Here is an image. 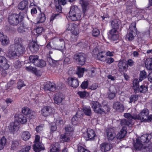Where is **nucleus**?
Masks as SVG:
<instances>
[{
  "label": "nucleus",
  "mask_w": 152,
  "mask_h": 152,
  "mask_svg": "<svg viewBox=\"0 0 152 152\" xmlns=\"http://www.w3.org/2000/svg\"><path fill=\"white\" fill-rule=\"evenodd\" d=\"M33 148L35 152H40L42 150L45 149L44 145L42 142L34 143L33 145Z\"/></svg>",
  "instance_id": "obj_28"
},
{
  "label": "nucleus",
  "mask_w": 152,
  "mask_h": 152,
  "mask_svg": "<svg viewBox=\"0 0 152 152\" xmlns=\"http://www.w3.org/2000/svg\"><path fill=\"white\" fill-rule=\"evenodd\" d=\"M7 139L4 136L1 138L0 139V150L2 149L4 146L6 145Z\"/></svg>",
  "instance_id": "obj_50"
},
{
  "label": "nucleus",
  "mask_w": 152,
  "mask_h": 152,
  "mask_svg": "<svg viewBox=\"0 0 152 152\" xmlns=\"http://www.w3.org/2000/svg\"><path fill=\"white\" fill-rule=\"evenodd\" d=\"M80 119V118H78V117L74 115L72 119V124L74 125H77L78 123V121Z\"/></svg>",
  "instance_id": "obj_60"
},
{
  "label": "nucleus",
  "mask_w": 152,
  "mask_h": 152,
  "mask_svg": "<svg viewBox=\"0 0 152 152\" xmlns=\"http://www.w3.org/2000/svg\"><path fill=\"white\" fill-rule=\"evenodd\" d=\"M19 125L18 122L16 121L11 123L8 126L9 132L14 133L16 131L18 130Z\"/></svg>",
  "instance_id": "obj_23"
},
{
  "label": "nucleus",
  "mask_w": 152,
  "mask_h": 152,
  "mask_svg": "<svg viewBox=\"0 0 152 152\" xmlns=\"http://www.w3.org/2000/svg\"><path fill=\"white\" fill-rule=\"evenodd\" d=\"M28 47L32 53H37L39 48V46L37 41L31 42L28 44Z\"/></svg>",
  "instance_id": "obj_12"
},
{
  "label": "nucleus",
  "mask_w": 152,
  "mask_h": 152,
  "mask_svg": "<svg viewBox=\"0 0 152 152\" xmlns=\"http://www.w3.org/2000/svg\"><path fill=\"white\" fill-rule=\"evenodd\" d=\"M0 42L3 46L7 45L10 42L9 38L2 32H0Z\"/></svg>",
  "instance_id": "obj_22"
},
{
  "label": "nucleus",
  "mask_w": 152,
  "mask_h": 152,
  "mask_svg": "<svg viewBox=\"0 0 152 152\" xmlns=\"http://www.w3.org/2000/svg\"><path fill=\"white\" fill-rule=\"evenodd\" d=\"M50 148V152H59L60 145L58 142H56L51 145Z\"/></svg>",
  "instance_id": "obj_32"
},
{
  "label": "nucleus",
  "mask_w": 152,
  "mask_h": 152,
  "mask_svg": "<svg viewBox=\"0 0 152 152\" xmlns=\"http://www.w3.org/2000/svg\"><path fill=\"white\" fill-rule=\"evenodd\" d=\"M86 133L88 140H94L96 137L97 138V136L95 134L94 131L91 129H87Z\"/></svg>",
  "instance_id": "obj_25"
},
{
  "label": "nucleus",
  "mask_w": 152,
  "mask_h": 152,
  "mask_svg": "<svg viewBox=\"0 0 152 152\" xmlns=\"http://www.w3.org/2000/svg\"><path fill=\"white\" fill-rule=\"evenodd\" d=\"M23 18L24 17L20 15V13H12L8 16L9 23L12 26H16L20 23L21 24Z\"/></svg>",
  "instance_id": "obj_1"
},
{
  "label": "nucleus",
  "mask_w": 152,
  "mask_h": 152,
  "mask_svg": "<svg viewBox=\"0 0 152 152\" xmlns=\"http://www.w3.org/2000/svg\"><path fill=\"white\" fill-rule=\"evenodd\" d=\"M15 117L19 123H20L22 124H25L27 122L26 117L21 114H16Z\"/></svg>",
  "instance_id": "obj_26"
},
{
  "label": "nucleus",
  "mask_w": 152,
  "mask_h": 152,
  "mask_svg": "<svg viewBox=\"0 0 152 152\" xmlns=\"http://www.w3.org/2000/svg\"><path fill=\"white\" fill-rule=\"evenodd\" d=\"M26 69L33 73L37 76H40L41 75L40 71L37 70V69L35 67L29 66L28 67H26Z\"/></svg>",
  "instance_id": "obj_37"
},
{
  "label": "nucleus",
  "mask_w": 152,
  "mask_h": 152,
  "mask_svg": "<svg viewBox=\"0 0 152 152\" xmlns=\"http://www.w3.org/2000/svg\"><path fill=\"white\" fill-rule=\"evenodd\" d=\"M139 79L138 80L137 78H135L133 82V86L132 88L134 90V92L135 93L137 90V89L139 88L140 86Z\"/></svg>",
  "instance_id": "obj_42"
},
{
  "label": "nucleus",
  "mask_w": 152,
  "mask_h": 152,
  "mask_svg": "<svg viewBox=\"0 0 152 152\" xmlns=\"http://www.w3.org/2000/svg\"><path fill=\"white\" fill-rule=\"evenodd\" d=\"M104 52L103 51H101L97 55V58L99 60L101 61H104V60L103 58L104 57L103 55V53H104Z\"/></svg>",
  "instance_id": "obj_63"
},
{
  "label": "nucleus",
  "mask_w": 152,
  "mask_h": 152,
  "mask_svg": "<svg viewBox=\"0 0 152 152\" xmlns=\"http://www.w3.org/2000/svg\"><path fill=\"white\" fill-rule=\"evenodd\" d=\"M147 77V73L145 70L140 71L139 77L140 81H142Z\"/></svg>",
  "instance_id": "obj_45"
},
{
  "label": "nucleus",
  "mask_w": 152,
  "mask_h": 152,
  "mask_svg": "<svg viewBox=\"0 0 152 152\" xmlns=\"http://www.w3.org/2000/svg\"><path fill=\"white\" fill-rule=\"evenodd\" d=\"M46 65V62L42 59H38V61L35 66L40 67L45 66Z\"/></svg>",
  "instance_id": "obj_51"
},
{
  "label": "nucleus",
  "mask_w": 152,
  "mask_h": 152,
  "mask_svg": "<svg viewBox=\"0 0 152 152\" xmlns=\"http://www.w3.org/2000/svg\"><path fill=\"white\" fill-rule=\"evenodd\" d=\"M100 33V31L98 29L96 28H93L92 32V34L93 37H98Z\"/></svg>",
  "instance_id": "obj_58"
},
{
  "label": "nucleus",
  "mask_w": 152,
  "mask_h": 152,
  "mask_svg": "<svg viewBox=\"0 0 152 152\" xmlns=\"http://www.w3.org/2000/svg\"><path fill=\"white\" fill-rule=\"evenodd\" d=\"M64 98V95L61 92H58L56 94L53 98L55 103L59 105L61 104Z\"/></svg>",
  "instance_id": "obj_17"
},
{
  "label": "nucleus",
  "mask_w": 152,
  "mask_h": 152,
  "mask_svg": "<svg viewBox=\"0 0 152 152\" xmlns=\"http://www.w3.org/2000/svg\"><path fill=\"white\" fill-rule=\"evenodd\" d=\"M69 14V17L72 20L76 21L81 17L82 12L77 6L74 5L70 7Z\"/></svg>",
  "instance_id": "obj_2"
},
{
  "label": "nucleus",
  "mask_w": 152,
  "mask_h": 152,
  "mask_svg": "<svg viewBox=\"0 0 152 152\" xmlns=\"http://www.w3.org/2000/svg\"><path fill=\"white\" fill-rule=\"evenodd\" d=\"M152 138V133L146 134L141 136L139 140L142 143H149L151 139Z\"/></svg>",
  "instance_id": "obj_21"
},
{
  "label": "nucleus",
  "mask_w": 152,
  "mask_h": 152,
  "mask_svg": "<svg viewBox=\"0 0 152 152\" xmlns=\"http://www.w3.org/2000/svg\"><path fill=\"white\" fill-rule=\"evenodd\" d=\"M82 110L86 115L89 117H90L92 115V113L90 106H83Z\"/></svg>",
  "instance_id": "obj_36"
},
{
  "label": "nucleus",
  "mask_w": 152,
  "mask_h": 152,
  "mask_svg": "<svg viewBox=\"0 0 152 152\" xmlns=\"http://www.w3.org/2000/svg\"><path fill=\"white\" fill-rule=\"evenodd\" d=\"M0 66L2 69H8L10 67L7 60L4 56H0Z\"/></svg>",
  "instance_id": "obj_18"
},
{
  "label": "nucleus",
  "mask_w": 152,
  "mask_h": 152,
  "mask_svg": "<svg viewBox=\"0 0 152 152\" xmlns=\"http://www.w3.org/2000/svg\"><path fill=\"white\" fill-rule=\"evenodd\" d=\"M130 101L129 103H132L133 102H135L137 101L138 99V95L137 94L132 95L130 97Z\"/></svg>",
  "instance_id": "obj_54"
},
{
  "label": "nucleus",
  "mask_w": 152,
  "mask_h": 152,
  "mask_svg": "<svg viewBox=\"0 0 152 152\" xmlns=\"http://www.w3.org/2000/svg\"><path fill=\"white\" fill-rule=\"evenodd\" d=\"M87 69L84 68L78 67L76 74L77 75L78 77L80 78L83 76L84 72H87Z\"/></svg>",
  "instance_id": "obj_39"
},
{
  "label": "nucleus",
  "mask_w": 152,
  "mask_h": 152,
  "mask_svg": "<svg viewBox=\"0 0 152 152\" xmlns=\"http://www.w3.org/2000/svg\"><path fill=\"white\" fill-rule=\"evenodd\" d=\"M118 65L119 67L118 71L120 73H125L127 71L128 67L126 61L123 60L120 61Z\"/></svg>",
  "instance_id": "obj_11"
},
{
  "label": "nucleus",
  "mask_w": 152,
  "mask_h": 152,
  "mask_svg": "<svg viewBox=\"0 0 152 152\" xmlns=\"http://www.w3.org/2000/svg\"><path fill=\"white\" fill-rule=\"evenodd\" d=\"M90 104L94 111L99 107H102L101 104L97 101H92Z\"/></svg>",
  "instance_id": "obj_40"
},
{
  "label": "nucleus",
  "mask_w": 152,
  "mask_h": 152,
  "mask_svg": "<svg viewBox=\"0 0 152 152\" xmlns=\"http://www.w3.org/2000/svg\"><path fill=\"white\" fill-rule=\"evenodd\" d=\"M61 18V14L55 13H53L50 18V22H53L54 20H58Z\"/></svg>",
  "instance_id": "obj_46"
},
{
  "label": "nucleus",
  "mask_w": 152,
  "mask_h": 152,
  "mask_svg": "<svg viewBox=\"0 0 152 152\" xmlns=\"http://www.w3.org/2000/svg\"><path fill=\"white\" fill-rule=\"evenodd\" d=\"M132 122L131 120L129 121L127 119H123L121 120L120 124L123 126H125L126 127V126H127L131 127L132 125Z\"/></svg>",
  "instance_id": "obj_41"
},
{
  "label": "nucleus",
  "mask_w": 152,
  "mask_h": 152,
  "mask_svg": "<svg viewBox=\"0 0 152 152\" xmlns=\"http://www.w3.org/2000/svg\"><path fill=\"white\" fill-rule=\"evenodd\" d=\"M149 114V110L147 108L143 110L138 115L135 116L136 119L140 120L142 122H145Z\"/></svg>",
  "instance_id": "obj_6"
},
{
  "label": "nucleus",
  "mask_w": 152,
  "mask_h": 152,
  "mask_svg": "<svg viewBox=\"0 0 152 152\" xmlns=\"http://www.w3.org/2000/svg\"><path fill=\"white\" fill-rule=\"evenodd\" d=\"M23 39L21 37H16L15 40L14 46L18 45H22Z\"/></svg>",
  "instance_id": "obj_56"
},
{
  "label": "nucleus",
  "mask_w": 152,
  "mask_h": 152,
  "mask_svg": "<svg viewBox=\"0 0 152 152\" xmlns=\"http://www.w3.org/2000/svg\"><path fill=\"white\" fill-rule=\"evenodd\" d=\"M125 4L126 6V13L127 14H131L132 13L133 9L132 3L130 1H128Z\"/></svg>",
  "instance_id": "obj_34"
},
{
  "label": "nucleus",
  "mask_w": 152,
  "mask_h": 152,
  "mask_svg": "<svg viewBox=\"0 0 152 152\" xmlns=\"http://www.w3.org/2000/svg\"><path fill=\"white\" fill-rule=\"evenodd\" d=\"M28 7V2L27 0H23L21 1L18 5V8L23 11L25 14L27 13Z\"/></svg>",
  "instance_id": "obj_7"
},
{
  "label": "nucleus",
  "mask_w": 152,
  "mask_h": 152,
  "mask_svg": "<svg viewBox=\"0 0 152 152\" xmlns=\"http://www.w3.org/2000/svg\"><path fill=\"white\" fill-rule=\"evenodd\" d=\"M22 24V26L24 28L28 29L31 27V23L29 21H25L24 22L23 21Z\"/></svg>",
  "instance_id": "obj_52"
},
{
  "label": "nucleus",
  "mask_w": 152,
  "mask_h": 152,
  "mask_svg": "<svg viewBox=\"0 0 152 152\" xmlns=\"http://www.w3.org/2000/svg\"><path fill=\"white\" fill-rule=\"evenodd\" d=\"M60 138L63 142H68L70 140V137L66 134H61Z\"/></svg>",
  "instance_id": "obj_53"
},
{
  "label": "nucleus",
  "mask_w": 152,
  "mask_h": 152,
  "mask_svg": "<svg viewBox=\"0 0 152 152\" xmlns=\"http://www.w3.org/2000/svg\"><path fill=\"white\" fill-rule=\"evenodd\" d=\"M100 150L102 152H106L110 151L112 148V144L105 142L102 143L100 145Z\"/></svg>",
  "instance_id": "obj_20"
},
{
  "label": "nucleus",
  "mask_w": 152,
  "mask_h": 152,
  "mask_svg": "<svg viewBox=\"0 0 152 152\" xmlns=\"http://www.w3.org/2000/svg\"><path fill=\"white\" fill-rule=\"evenodd\" d=\"M55 123L59 126H61V125L63 126L64 124V121L61 117H59L57 119H56Z\"/></svg>",
  "instance_id": "obj_55"
},
{
  "label": "nucleus",
  "mask_w": 152,
  "mask_h": 152,
  "mask_svg": "<svg viewBox=\"0 0 152 152\" xmlns=\"http://www.w3.org/2000/svg\"><path fill=\"white\" fill-rule=\"evenodd\" d=\"M124 116L125 117L128 119V121H129L130 120H131V122H132V119L136 120V118H135V116H132L129 113H125L124 114Z\"/></svg>",
  "instance_id": "obj_61"
},
{
  "label": "nucleus",
  "mask_w": 152,
  "mask_h": 152,
  "mask_svg": "<svg viewBox=\"0 0 152 152\" xmlns=\"http://www.w3.org/2000/svg\"><path fill=\"white\" fill-rule=\"evenodd\" d=\"M77 94L79 95L81 98H84L87 97L88 95V93L87 91H79L77 93Z\"/></svg>",
  "instance_id": "obj_62"
},
{
  "label": "nucleus",
  "mask_w": 152,
  "mask_h": 152,
  "mask_svg": "<svg viewBox=\"0 0 152 152\" xmlns=\"http://www.w3.org/2000/svg\"><path fill=\"white\" fill-rule=\"evenodd\" d=\"M31 135L28 131H25L23 132L22 134V139L25 141L28 140L30 138Z\"/></svg>",
  "instance_id": "obj_47"
},
{
  "label": "nucleus",
  "mask_w": 152,
  "mask_h": 152,
  "mask_svg": "<svg viewBox=\"0 0 152 152\" xmlns=\"http://www.w3.org/2000/svg\"><path fill=\"white\" fill-rule=\"evenodd\" d=\"M148 146L142 147L141 150L142 152H151L152 151V144H148Z\"/></svg>",
  "instance_id": "obj_48"
},
{
  "label": "nucleus",
  "mask_w": 152,
  "mask_h": 152,
  "mask_svg": "<svg viewBox=\"0 0 152 152\" xmlns=\"http://www.w3.org/2000/svg\"><path fill=\"white\" fill-rule=\"evenodd\" d=\"M126 129V127L123 126L120 131L117 134L116 136L117 138L120 140L124 137L127 133Z\"/></svg>",
  "instance_id": "obj_27"
},
{
  "label": "nucleus",
  "mask_w": 152,
  "mask_h": 152,
  "mask_svg": "<svg viewBox=\"0 0 152 152\" xmlns=\"http://www.w3.org/2000/svg\"><path fill=\"white\" fill-rule=\"evenodd\" d=\"M73 58L77 64L83 66L86 61L87 56L84 53H78L74 55Z\"/></svg>",
  "instance_id": "obj_4"
},
{
  "label": "nucleus",
  "mask_w": 152,
  "mask_h": 152,
  "mask_svg": "<svg viewBox=\"0 0 152 152\" xmlns=\"http://www.w3.org/2000/svg\"><path fill=\"white\" fill-rule=\"evenodd\" d=\"M114 108L118 112H122L124 110V108L123 105L120 102H117L114 104Z\"/></svg>",
  "instance_id": "obj_33"
},
{
  "label": "nucleus",
  "mask_w": 152,
  "mask_h": 152,
  "mask_svg": "<svg viewBox=\"0 0 152 152\" xmlns=\"http://www.w3.org/2000/svg\"><path fill=\"white\" fill-rule=\"evenodd\" d=\"M67 81L68 85L73 88H76L79 85L78 79L75 77H69Z\"/></svg>",
  "instance_id": "obj_19"
},
{
  "label": "nucleus",
  "mask_w": 152,
  "mask_h": 152,
  "mask_svg": "<svg viewBox=\"0 0 152 152\" xmlns=\"http://www.w3.org/2000/svg\"><path fill=\"white\" fill-rule=\"evenodd\" d=\"M65 130L66 132H72L74 130V128L72 126L68 125L66 126Z\"/></svg>",
  "instance_id": "obj_64"
},
{
  "label": "nucleus",
  "mask_w": 152,
  "mask_h": 152,
  "mask_svg": "<svg viewBox=\"0 0 152 152\" xmlns=\"http://www.w3.org/2000/svg\"><path fill=\"white\" fill-rule=\"evenodd\" d=\"M58 0H54V3L55 5V8L54 11L55 13H59L61 14L62 13V7L61 5L59 4V2H57Z\"/></svg>",
  "instance_id": "obj_38"
},
{
  "label": "nucleus",
  "mask_w": 152,
  "mask_h": 152,
  "mask_svg": "<svg viewBox=\"0 0 152 152\" xmlns=\"http://www.w3.org/2000/svg\"><path fill=\"white\" fill-rule=\"evenodd\" d=\"M117 93V89L114 86H112L109 88L107 92L108 97L109 99H113Z\"/></svg>",
  "instance_id": "obj_16"
},
{
  "label": "nucleus",
  "mask_w": 152,
  "mask_h": 152,
  "mask_svg": "<svg viewBox=\"0 0 152 152\" xmlns=\"http://www.w3.org/2000/svg\"><path fill=\"white\" fill-rule=\"evenodd\" d=\"M111 25L113 29L117 30L121 26V21L118 19H113L111 21Z\"/></svg>",
  "instance_id": "obj_31"
},
{
  "label": "nucleus",
  "mask_w": 152,
  "mask_h": 152,
  "mask_svg": "<svg viewBox=\"0 0 152 152\" xmlns=\"http://www.w3.org/2000/svg\"><path fill=\"white\" fill-rule=\"evenodd\" d=\"M36 7L40 12V13L39 14L38 16V18L39 19V20L38 21V23H42L44 22L46 20V17L44 13L43 12L41 11V9L40 7L37 6H35Z\"/></svg>",
  "instance_id": "obj_29"
},
{
  "label": "nucleus",
  "mask_w": 152,
  "mask_h": 152,
  "mask_svg": "<svg viewBox=\"0 0 152 152\" xmlns=\"http://www.w3.org/2000/svg\"><path fill=\"white\" fill-rule=\"evenodd\" d=\"M15 86L16 84L15 81L14 80H11L9 82L7 83V88H6V90L8 91L9 89L10 90L12 89L13 87H15Z\"/></svg>",
  "instance_id": "obj_49"
},
{
  "label": "nucleus",
  "mask_w": 152,
  "mask_h": 152,
  "mask_svg": "<svg viewBox=\"0 0 152 152\" xmlns=\"http://www.w3.org/2000/svg\"><path fill=\"white\" fill-rule=\"evenodd\" d=\"M107 139L109 141H112L115 138L116 134L113 129L109 128L106 130Z\"/></svg>",
  "instance_id": "obj_9"
},
{
  "label": "nucleus",
  "mask_w": 152,
  "mask_h": 152,
  "mask_svg": "<svg viewBox=\"0 0 152 152\" xmlns=\"http://www.w3.org/2000/svg\"><path fill=\"white\" fill-rule=\"evenodd\" d=\"M90 1L88 0H80L79 3L81 4L82 13L84 16H85L86 12L88 10V5L89 4Z\"/></svg>",
  "instance_id": "obj_14"
},
{
  "label": "nucleus",
  "mask_w": 152,
  "mask_h": 152,
  "mask_svg": "<svg viewBox=\"0 0 152 152\" xmlns=\"http://www.w3.org/2000/svg\"><path fill=\"white\" fill-rule=\"evenodd\" d=\"M8 52L7 56L10 59H13L15 56H18V54L15 51L14 45H10L8 47Z\"/></svg>",
  "instance_id": "obj_13"
},
{
  "label": "nucleus",
  "mask_w": 152,
  "mask_h": 152,
  "mask_svg": "<svg viewBox=\"0 0 152 152\" xmlns=\"http://www.w3.org/2000/svg\"><path fill=\"white\" fill-rule=\"evenodd\" d=\"M15 47L18 56L23 54L25 51V48L23 45L15 46Z\"/></svg>",
  "instance_id": "obj_30"
},
{
  "label": "nucleus",
  "mask_w": 152,
  "mask_h": 152,
  "mask_svg": "<svg viewBox=\"0 0 152 152\" xmlns=\"http://www.w3.org/2000/svg\"><path fill=\"white\" fill-rule=\"evenodd\" d=\"M38 58L39 56L37 55H31L29 58L30 62L33 64L35 66L38 61Z\"/></svg>",
  "instance_id": "obj_44"
},
{
  "label": "nucleus",
  "mask_w": 152,
  "mask_h": 152,
  "mask_svg": "<svg viewBox=\"0 0 152 152\" xmlns=\"http://www.w3.org/2000/svg\"><path fill=\"white\" fill-rule=\"evenodd\" d=\"M41 111L42 115L46 117L52 114L54 109L50 106H46L44 107Z\"/></svg>",
  "instance_id": "obj_10"
},
{
  "label": "nucleus",
  "mask_w": 152,
  "mask_h": 152,
  "mask_svg": "<svg viewBox=\"0 0 152 152\" xmlns=\"http://www.w3.org/2000/svg\"><path fill=\"white\" fill-rule=\"evenodd\" d=\"M26 85L24 83V82L21 80L20 79L17 83V87L19 90L21 89L22 87L25 86Z\"/></svg>",
  "instance_id": "obj_57"
},
{
  "label": "nucleus",
  "mask_w": 152,
  "mask_h": 152,
  "mask_svg": "<svg viewBox=\"0 0 152 152\" xmlns=\"http://www.w3.org/2000/svg\"><path fill=\"white\" fill-rule=\"evenodd\" d=\"M56 86L55 84H53L50 82H47L44 86V89L45 91H49L54 92L56 89Z\"/></svg>",
  "instance_id": "obj_24"
},
{
  "label": "nucleus",
  "mask_w": 152,
  "mask_h": 152,
  "mask_svg": "<svg viewBox=\"0 0 152 152\" xmlns=\"http://www.w3.org/2000/svg\"><path fill=\"white\" fill-rule=\"evenodd\" d=\"M148 85H145V84H142L139 86V88H138L135 93L137 94L140 92V93H145L148 91Z\"/></svg>",
  "instance_id": "obj_35"
},
{
  "label": "nucleus",
  "mask_w": 152,
  "mask_h": 152,
  "mask_svg": "<svg viewBox=\"0 0 152 152\" xmlns=\"http://www.w3.org/2000/svg\"><path fill=\"white\" fill-rule=\"evenodd\" d=\"M94 112L98 115H102L104 114V110L103 109L102 106V107H99Z\"/></svg>",
  "instance_id": "obj_59"
},
{
  "label": "nucleus",
  "mask_w": 152,
  "mask_h": 152,
  "mask_svg": "<svg viewBox=\"0 0 152 152\" xmlns=\"http://www.w3.org/2000/svg\"><path fill=\"white\" fill-rule=\"evenodd\" d=\"M136 23L133 22L130 25L129 31L126 35V37L129 41H132L137 34V29L136 27Z\"/></svg>",
  "instance_id": "obj_5"
},
{
  "label": "nucleus",
  "mask_w": 152,
  "mask_h": 152,
  "mask_svg": "<svg viewBox=\"0 0 152 152\" xmlns=\"http://www.w3.org/2000/svg\"><path fill=\"white\" fill-rule=\"evenodd\" d=\"M22 113L25 115H27L29 119H33L35 118L36 116V113L32 110L27 107H25L23 108Z\"/></svg>",
  "instance_id": "obj_8"
},
{
  "label": "nucleus",
  "mask_w": 152,
  "mask_h": 152,
  "mask_svg": "<svg viewBox=\"0 0 152 152\" xmlns=\"http://www.w3.org/2000/svg\"><path fill=\"white\" fill-rule=\"evenodd\" d=\"M53 49L61 51L65 47V42L62 39H53L51 41Z\"/></svg>",
  "instance_id": "obj_3"
},
{
  "label": "nucleus",
  "mask_w": 152,
  "mask_h": 152,
  "mask_svg": "<svg viewBox=\"0 0 152 152\" xmlns=\"http://www.w3.org/2000/svg\"><path fill=\"white\" fill-rule=\"evenodd\" d=\"M10 143L11 151H16L21 147V142L18 140H13L10 141Z\"/></svg>",
  "instance_id": "obj_15"
},
{
  "label": "nucleus",
  "mask_w": 152,
  "mask_h": 152,
  "mask_svg": "<svg viewBox=\"0 0 152 152\" xmlns=\"http://www.w3.org/2000/svg\"><path fill=\"white\" fill-rule=\"evenodd\" d=\"M143 146V144L140 141L139 139L138 138L137 139L136 142L134 145V148L136 150L138 151L140 150Z\"/></svg>",
  "instance_id": "obj_43"
}]
</instances>
